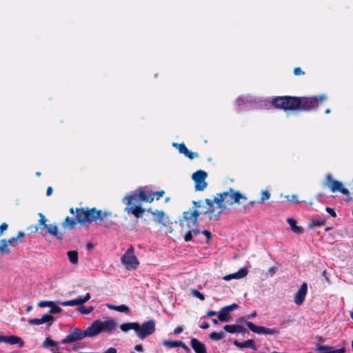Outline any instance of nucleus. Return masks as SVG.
Listing matches in <instances>:
<instances>
[{
	"instance_id": "1",
	"label": "nucleus",
	"mask_w": 353,
	"mask_h": 353,
	"mask_svg": "<svg viewBox=\"0 0 353 353\" xmlns=\"http://www.w3.org/2000/svg\"><path fill=\"white\" fill-rule=\"evenodd\" d=\"M327 99V96L325 94L310 97L279 96L272 99L271 104L285 112H310L316 110Z\"/></svg>"
},
{
	"instance_id": "2",
	"label": "nucleus",
	"mask_w": 353,
	"mask_h": 353,
	"mask_svg": "<svg viewBox=\"0 0 353 353\" xmlns=\"http://www.w3.org/2000/svg\"><path fill=\"white\" fill-rule=\"evenodd\" d=\"M246 200L247 197L244 194L230 188L228 191L218 193L212 200L205 199V203L208 205L205 214L209 219L219 221L223 210H229L230 207L235 203L240 205L242 201Z\"/></svg>"
},
{
	"instance_id": "3",
	"label": "nucleus",
	"mask_w": 353,
	"mask_h": 353,
	"mask_svg": "<svg viewBox=\"0 0 353 353\" xmlns=\"http://www.w3.org/2000/svg\"><path fill=\"white\" fill-rule=\"evenodd\" d=\"M76 216L75 219L70 216H66L64 221L61 223V228L63 232H65V230H73L75 228L77 223L81 225H88L89 223L99 221L101 223H103L105 227H110L112 222L106 224L105 222L109 217L112 216V213L110 211H102L97 210L96 208H77L75 209Z\"/></svg>"
},
{
	"instance_id": "4",
	"label": "nucleus",
	"mask_w": 353,
	"mask_h": 353,
	"mask_svg": "<svg viewBox=\"0 0 353 353\" xmlns=\"http://www.w3.org/2000/svg\"><path fill=\"white\" fill-rule=\"evenodd\" d=\"M153 201V191L149 186L140 187L135 192L125 195L122 199L125 205L124 212L128 214H132L136 219L142 217L145 212V209L141 207V203H152Z\"/></svg>"
},
{
	"instance_id": "5",
	"label": "nucleus",
	"mask_w": 353,
	"mask_h": 353,
	"mask_svg": "<svg viewBox=\"0 0 353 353\" xmlns=\"http://www.w3.org/2000/svg\"><path fill=\"white\" fill-rule=\"evenodd\" d=\"M155 321L153 319L145 321L141 325L137 322L123 323L120 325L121 330L126 332L130 330H134L140 339H144L155 331Z\"/></svg>"
},
{
	"instance_id": "6",
	"label": "nucleus",
	"mask_w": 353,
	"mask_h": 353,
	"mask_svg": "<svg viewBox=\"0 0 353 353\" xmlns=\"http://www.w3.org/2000/svg\"><path fill=\"white\" fill-rule=\"evenodd\" d=\"M192 203L194 210L184 212L181 219L179 221L182 228L184 225L188 228H194L198 225V220L201 214L198 209L201 207V201H192Z\"/></svg>"
},
{
	"instance_id": "7",
	"label": "nucleus",
	"mask_w": 353,
	"mask_h": 353,
	"mask_svg": "<svg viewBox=\"0 0 353 353\" xmlns=\"http://www.w3.org/2000/svg\"><path fill=\"white\" fill-rule=\"evenodd\" d=\"M39 219L38 221V225H41V230L46 228V234L52 236L57 240L61 241L64 239V232L59 231L58 226L56 224H47L48 219L45 215L40 212L39 213Z\"/></svg>"
},
{
	"instance_id": "8",
	"label": "nucleus",
	"mask_w": 353,
	"mask_h": 353,
	"mask_svg": "<svg viewBox=\"0 0 353 353\" xmlns=\"http://www.w3.org/2000/svg\"><path fill=\"white\" fill-rule=\"evenodd\" d=\"M85 337H92L90 326L85 330H82L77 327L71 329L69 334L61 340L62 344L72 343L76 341L82 340Z\"/></svg>"
},
{
	"instance_id": "9",
	"label": "nucleus",
	"mask_w": 353,
	"mask_h": 353,
	"mask_svg": "<svg viewBox=\"0 0 353 353\" xmlns=\"http://www.w3.org/2000/svg\"><path fill=\"white\" fill-rule=\"evenodd\" d=\"M117 326L114 320L110 319L105 321L96 320L90 326L92 336H95L102 332H112Z\"/></svg>"
},
{
	"instance_id": "10",
	"label": "nucleus",
	"mask_w": 353,
	"mask_h": 353,
	"mask_svg": "<svg viewBox=\"0 0 353 353\" xmlns=\"http://www.w3.org/2000/svg\"><path fill=\"white\" fill-rule=\"evenodd\" d=\"M323 185L330 188L332 192H339L343 194L350 195V191L344 187L343 183L341 181L333 180L330 173L326 175Z\"/></svg>"
},
{
	"instance_id": "11",
	"label": "nucleus",
	"mask_w": 353,
	"mask_h": 353,
	"mask_svg": "<svg viewBox=\"0 0 353 353\" xmlns=\"http://www.w3.org/2000/svg\"><path fill=\"white\" fill-rule=\"evenodd\" d=\"M121 263L128 270L136 269L139 263L137 257L134 254V248L130 246L121 259Z\"/></svg>"
},
{
	"instance_id": "12",
	"label": "nucleus",
	"mask_w": 353,
	"mask_h": 353,
	"mask_svg": "<svg viewBox=\"0 0 353 353\" xmlns=\"http://www.w3.org/2000/svg\"><path fill=\"white\" fill-rule=\"evenodd\" d=\"M208 173L202 170H199L194 172L192 179L194 182V189L196 191H203L208 186L206 179Z\"/></svg>"
},
{
	"instance_id": "13",
	"label": "nucleus",
	"mask_w": 353,
	"mask_h": 353,
	"mask_svg": "<svg viewBox=\"0 0 353 353\" xmlns=\"http://www.w3.org/2000/svg\"><path fill=\"white\" fill-rule=\"evenodd\" d=\"M245 324L254 333L263 334L265 335H278L279 334V330L276 327L268 328L263 326L256 325L251 321H246Z\"/></svg>"
},
{
	"instance_id": "14",
	"label": "nucleus",
	"mask_w": 353,
	"mask_h": 353,
	"mask_svg": "<svg viewBox=\"0 0 353 353\" xmlns=\"http://www.w3.org/2000/svg\"><path fill=\"white\" fill-rule=\"evenodd\" d=\"M54 321L55 319L52 315L45 314L41 316V318L30 319L28 322L30 325H41L46 323L48 324V327H49L53 324Z\"/></svg>"
},
{
	"instance_id": "15",
	"label": "nucleus",
	"mask_w": 353,
	"mask_h": 353,
	"mask_svg": "<svg viewBox=\"0 0 353 353\" xmlns=\"http://www.w3.org/2000/svg\"><path fill=\"white\" fill-rule=\"evenodd\" d=\"M307 292V285L303 283L294 296V302L296 305H301L303 303Z\"/></svg>"
},
{
	"instance_id": "16",
	"label": "nucleus",
	"mask_w": 353,
	"mask_h": 353,
	"mask_svg": "<svg viewBox=\"0 0 353 353\" xmlns=\"http://www.w3.org/2000/svg\"><path fill=\"white\" fill-rule=\"evenodd\" d=\"M0 343H6L10 345L18 344L20 347L24 345V341L20 337L15 335H0Z\"/></svg>"
},
{
	"instance_id": "17",
	"label": "nucleus",
	"mask_w": 353,
	"mask_h": 353,
	"mask_svg": "<svg viewBox=\"0 0 353 353\" xmlns=\"http://www.w3.org/2000/svg\"><path fill=\"white\" fill-rule=\"evenodd\" d=\"M90 299V294L89 293H87L83 297H79L75 299L62 301L61 302V305L63 306L80 305L87 302Z\"/></svg>"
},
{
	"instance_id": "18",
	"label": "nucleus",
	"mask_w": 353,
	"mask_h": 353,
	"mask_svg": "<svg viewBox=\"0 0 353 353\" xmlns=\"http://www.w3.org/2000/svg\"><path fill=\"white\" fill-rule=\"evenodd\" d=\"M316 351L319 352V353H344L345 348L343 347L340 349L335 350L332 346L318 345Z\"/></svg>"
},
{
	"instance_id": "19",
	"label": "nucleus",
	"mask_w": 353,
	"mask_h": 353,
	"mask_svg": "<svg viewBox=\"0 0 353 353\" xmlns=\"http://www.w3.org/2000/svg\"><path fill=\"white\" fill-rule=\"evenodd\" d=\"M248 273V270L247 268H241V269L239 270L238 272L233 273V274L225 275V276H223V279L225 281H230L233 279H243V278L247 276Z\"/></svg>"
},
{
	"instance_id": "20",
	"label": "nucleus",
	"mask_w": 353,
	"mask_h": 353,
	"mask_svg": "<svg viewBox=\"0 0 353 353\" xmlns=\"http://www.w3.org/2000/svg\"><path fill=\"white\" fill-rule=\"evenodd\" d=\"M191 346L195 353H206V347L203 343L201 342L196 338H193L190 341Z\"/></svg>"
},
{
	"instance_id": "21",
	"label": "nucleus",
	"mask_w": 353,
	"mask_h": 353,
	"mask_svg": "<svg viewBox=\"0 0 353 353\" xmlns=\"http://www.w3.org/2000/svg\"><path fill=\"white\" fill-rule=\"evenodd\" d=\"M233 344L239 348H246V347H250L253 350L256 351L257 350V347L255 345V342L253 339H248L247 341H245L243 342H239L237 340H234L233 342Z\"/></svg>"
},
{
	"instance_id": "22",
	"label": "nucleus",
	"mask_w": 353,
	"mask_h": 353,
	"mask_svg": "<svg viewBox=\"0 0 353 353\" xmlns=\"http://www.w3.org/2000/svg\"><path fill=\"white\" fill-rule=\"evenodd\" d=\"M178 150L180 153L183 154L186 157L190 159H193L198 157V154L196 152H193L189 150L184 143H181L178 144Z\"/></svg>"
},
{
	"instance_id": "23",
	"label": "nucleus",
	"mask_w": 353,
	"mask_h": 353,
	"mask_svg": "<svg viewBox=\"0 0 353 353\" xmlns=\"http://www.w3.org/2000/svg\"><path fill=\"white\" fill-rule=\"evenodd\" d=\"M287 223L290 225L291 230L297 234L303 233V229L296 225V221L292 218H288Z\"/></svg>"
},
{
	"instance_id": "24",
	"label": "nucleus",
	"mask_w": 353,
	"mask_h": 353,
	"mask_svg": "<svg viewBox=\"0 0 353 353\" xmlns=\"http://www.w3.org/2000/svg\"><path fill=\"white\" fill-rule=\"evenodd\" d=\"M106 306L110 310H115L119 312L128 313L130 312L129 307L125 305H115L111 303H108Z\"/></svg>"
},
{
	"instance_id": "25",
	"label": "nucleus",
	"mask_w": 353,
	"mask_h": 353,
	"mask_svg": "<svg viewBox=\"0 0 353 353\" xmlns=\"http://www.w3.org/2000/svg\"><path fill=\"white\" fill-rule=\"evenodd\" d=\"M67 255L70 262L73 265H77L79 262L78 252L76 250H70L67 252Z\"/></svg>"
},
{
	"instance_id": "26",
	"label": "nucleus",
	"mask_w": 353,
	"mask_h": 353,
	"mask_svg": "<svg viewBox=\"0 0 353 353\" xmlns=\"http://www.w3.org/2000/svg\"><path fill=\"white\" fill-rule=\"evenodd\" d=\"M219 320L223 322L228 321L230 319V314L227 310L222 307L218 314Z\"/></svg>"
},
{
	"instance_id": "27",
	"label": "nucleus",
	"mask_w": 353,
	"mask_h": 353,
	"mask_svg": "<svg viewBox=\"0 0 353 353\" xmlns=\"http://www.w3.org/2000/svg\"><path fill=\"white\" fill-rule=\"evenodd\" d=\"M8 246L9 245L7 242V239H1L0 241V253L9 254L10 252V250Z\"/></svg>"
},
{
	"instance_id": "28",
	"label": "nucleus",
	"mask_w": 353,
	"mask_h": 353,
	"mask_svg": "<svg viewBox=\"0 0 353 353\" xmlns=\"http://www.w3.org/2000/svg\"><path fill=\"white\" fill-rule=\"evenodd\" d=\"M57 345V342L53 341L50 337L48 336L42 343V347L48 348L50 347H56Z\"/></svg>"
},
{
	"instance_id": "29",
	"label": "nucleus",
	"mask_w": 353,
	"mask_h": 353,
	"mask_svg": "<svg viewBox=\"0 0 353 353\" xmlns=\"http://www.w3.org/2000/svg\"><path fill=\"white\" fill-rule=\"evenodd\" d=\"M325 224V220L320 219V220H312L308 223L309 228H314L317 226H322Z\"/></svg>"
},
{
	"instance_id": "30",
	"label": "nucleus",
	"mask_w": 353,
	"mask_h": 353,
	"mask_svg": "<svg viewBox=\"0 0 353 353\" xmlns=\"http://www.w3.org/2000/svg\"><path fill=\"white\" fill-rule=\"evenodd\" d=\"M223 336H224V334L223 332H212L210 334V338L214 341L221 340L223 338Z\"/></svg>"
},
{
	"instance_id": "31",
	"label": "nucleus",
	"mask_w": 353,
	"mask_h": 353,
	"mask_svg": "<svg viewBox=\"0 0 353 353\" xmlns=\"http://www.w3.org/2000/svg\"><path fill=\"white\" fill-rule=\"evenodd\" d=\"M50 309L48 311L49 314H56L61 312L62 309L54 302V305H51Z\"/></svg>"
},
{
	"instance_id": "32",
	"label": "nucleus",
	"mask_w": 353,
	"mask_h": 353,
	"mask_svg": "<svg viewBox=\"0 0 353 353\" xmlns=\"http://www.w3.org/2000/svg\"><path fill=\"white\" fill-rule=\"evenodd\" d=\"M270 198V193L268 190H265L261 192V196L260 199L258 201L259 203H262L265 201L268 200Z\"/></svg>"
},
{
	"instance_id": "33",
	"label": "nucleus",
	"mask_w": 353,
	"mask_h": 353,
	"mask_svg": "<svg viewBox=\"0 0 353 353\" xmlns=\"http://www.w3.org/2000/svg\"><path fill=\"white\" fill-rule=\"evenodd\" d=\"M224 330L228 333H236L237 325H225L223 327Z\"/></svg>"
},
{
	"instance_id": "34",
	"label": "nucleus",
	"mask_w": 353,
	"mask_h": 353,
	"mask_svg": "<svg viewBox=\"0 0 353 353\" xmlns=\"http://www.w3.org/2000/svg\"><path fill=\"white\" fill-rule=\"evenodd\" d=\"M94 310V307L93 306H89V307H83V306H81L79 307V312L81 313V314H90L91 313L92 311Z\"/></svg>"
},
{
	"instance_id": "35",
	"label": "nucleus",
	"mask_w": 353,
	"mask_h": 353,
	"mask_svg": "<svg viewBox=\"0 0 353 353\" xmlns=\"http://www.w3.org/2000/svg\"><path fill=\"white\" fill-rule=\"evenodd\" d=\"M192 294L201 301L205 299V296L196 289L192 290Z\"/></svg>"
},
{
	"instance_id": "36",
	"label": "nucleus",
	"mask_w": 353,
	"mask_h": 353,
	"mask_svg": "<svg viewBox=\"0 0 353 353\" xmlns=\"http://www.w3.org/2000/svg\"><path fill=\"white\" fill-rule=\"evenodd\" d=\"M163 345L168 348L176 347V341H164Z\"/></svg>"
},
{
	"instance_id": "37",
	"label": "nucleus",
	"mask_w": 353,
	"mask_h": 353,
	"mask_svg": "<svg viewBox=\"0 0 353 353\" xmlns=\"http://www.w3.org/2000/svg\"><path fill=\"white\" fill-rule=\"evenodd\" d=\"M52 305H54L52 301H41L38 303V306L40 307H50Z\"/></svg>"
},
{
	"instance_id": "38",
	"label": "nucleus",
	"mask_w": 353,
	"mask_h": 353,
	"mask_svg": "<svg viewBox=\"0 0 353 353\" xmlns=\"http://www.w3.org/2000/svg\"><path fill=\"white\" fill-rule=\"evenodd\" d=\"M7 242L9 245L15 246L19 244V241L15 236V237H11L9 239H7Z\"/></svg>"
},
{
	"instance_id": "39",
	"label": "nucleus",
	"mask_w": 353,
	"mask_h": 353,
	"mask_svg": "<svg viewBox=\"0 0 353 353\" xmlns=\"http://www.w3.org/2000/svg\"><path fill=\"white\" fill-rule=\"evenodd\" d=\"M192 235H193V234H192V230H188L187 232H185V234L183 236L184 241L185 242L192 241V238H193Z\"/></svg>"
},
{
	"instance_id": "40",
	"label": "nucleus",
	"mask_w": 353,
	"mask_h": 353,
	"mask_svg": "<svg viewBox=\"0 0 353 353\" xmlns=\"http://www.w3.org/2000/svg\"><path fill=\"white\" fill-rule=\"evenodd\" d=\"M285 198L287 199V200L293 201L295 203H299L300 202L296 194H293L291 196L287 195Z\"/></svg>"
},
{
	"instance_id": "41",
	"label": "nucleus",
	"mask_w": 353,
	"mask_h": 353,
	"mask_svg": "<svg viewBox=\"0 0 353 353\" xmlns=\"http://www.w3.org/2000/svg\"><path fill=\"white\" fill-rule=\"evenodd\" d=\"M239 307V305L236 303H232L231 305L225 306L224 308L227 310L228 312H232L234 310H236Z\"/></svg>"
},
{
	"instance_id": "42",
	"label": "nucleus",
	"mask_w": 353,
	"mask_h": 353,
	"mask_svg": "<svg viewBox=\"0 0 353 353\" xmlns=\"http://www.w3.org/2000/svg\"><path fill=\"white\" fill-rule=\"evenodd\" d=\"M178 347H182L188 353L191 352V350L190 349V347L181 341H178Z\"/></svg>"
},
{
	"instance_id": "43",
	"label": "nucleus",
	"mask_w": 353,
	"mask_h": 353,
	"mask_svg": "<svg viewBox=\"0 0 353 353\" xmlns=\"http://www.w3.org/2000/svg\"><path fill=\"white\" fill-rule=\"evenodd\" d=\"M28 230H30L31 233H35L39 232V230L41 229L40 227L38 225H32L28 228Z\"/></svg>"
},
{
	"instance_id": "44",
	"label": "nucleus",
	"mask_w": 353,
	"mask_h": 353,
	"mask_svg": "<svg viewBox=\"0 0 353 353\" xmlns=\"http://www.w3.org/2000/svg\"><path fill=\"white\" fill-rule=\"evenodd\" d=\"M165 194V192L163 190H160L157 192H153L154 199H159L161 197H162Z\"/></svg>"
},
{
	"instance_id": "45",
	"label": "nucleus",
	"mask_w": 353,
	"mask_h": 353,
	"mask_svg": "<svg viewBox=\"0 0 353 353\" xmlns=\"http://www.w3.org/2000/svg\"><path fill=\"white\" fill-rule=\"evenodd\" d=\"M201 234H204L206 237V243H208L212 237L210 231L205 230L201 232Z\"/></svg>"
},
{
	"instance_id": "46",
	"label": "nucleus",
	"mask_w": 353,
	"mask_h": 353,
	"mask_svg": "<svg viewBox=\"0 0 353 353\" xmlns=\"http://www.w3.org/2000/svg\"><path fill=\"white\" fill-rule=\"evenodd\" d=\"M154 214H158V221L159 223H161L163 225H165V223L163 221L162 219L164 217V213L163 212L156 211Z\"/></svg>"
},
{
	"instance_id": "47",
	"label": "nucleus",
	"mask_w": 353,
	"mask_h": 353,
	"mask_svg": "<svg viewBox=\"0 0 353 353\" xmlns=\"http://www.w3.org/2000/svg\"><path fill=\"white\" fill-rule=\"evenodd\" d=\"M325 210L327 213H329L330 214V216H332V217H336V214L334 211V210L330 207H326L325 208Z\"/></svg>"
},
{
	"instance_id": "48",
	"label": "nucleus",
	"mask_w": 353,
	"mask_h": 353,
	"mask_svg": "<svg viewBox=\"0 0 353 353\" xmlns=\"http://www.w3.org/2000/svg\"><path fill=\"white\" fill-rule=\"evenodd\" d=\"M8 228V225L6 223H3L0 225V236H2L4 231H6Z\"/></svg>"
},
{
	"instance_id": "49",
	"label": "nucleus",
	"mask_w": 353,
	"mask_h": 353,
	"mask_svg": "<svg viewBox=\"0 0 353 353\" xmlns=\"http://www.w3.org/2000/svg\"><path fill=\"white\" fill-rule=\"evenodd\" d=\"M294 74L295 75H301L304 74L305 72L302 70V69L300 67H296L294 69Z\"/></svg>"
},
{
	"instance_id": "50",
	"label": "nucleus",
	"mask_w": 353,
	"mask_h": 353,
	"mask_svg": "<svg viewBox=\"0 0 353 353\" xmlns=\"http://www.w3.org/2000/svg\"><path fill=\"white\" fill-rule=\"evenodd\" d=\"M247 330L242 325H237L236 332L237 333H245Z\"/></svg>"
},
{
	"instance_id": "51",
	"label": "nucleus",
	"mask_w": 353,
	"mask_h": 353,
	"mask_svg": "<svg viewBox=\"0 0 353 353\" xmlns=\"http://www.w3.org/2000/svg\"><path fill=\"white\" fill-rule=\"evenodd\" d=\"M199 327L202 330H206L210 327V324L206 321H203L202 322Z\"/></svg>"
},
{
	"instance_id": "52",
	"label": "nucleus",
	"mask_w": 353,
	"mask_h": 353,
	"mask_svg": "<svg viewBox=\"0 0 353 353\" xmlns=\"http://www.w3.org/2000/svg\"><path fill=\"white\" fill-rule=\"evenodd\" d=\"M276 271V268L275 267H271L269 268L268 270V274L270 275V276H273L275 272Z\"/></svg>"
},
{
	"instance_id": "53",
	"label": "nucleus",
	"mask_w": 353,
	"mask_h": 353,
	"mask_svg": "<svg viewBox=\"0 0 353 353\" xmlns=\"http://www.w3.org/2000/svg\"><path fill=\"white\" fill-rule=\"evenodd\" d=\"M117 350L116 348H114V347H109L108 350H106L103 353H117Z\"/></svg>"
},
{
	"instance_id": "54",
	"label": "nucleus",
	"mask_w": 353,
	"mask_h": 353,
	"mask_svg": "<svg viewBox=\"0 0 353 353\" xmlns=\"http://www.w3.org/2000/svg\"><path fill=\"white\" fill-rule=\"evenodd\" d=\"M134 350L137 352H143V346L141 344L136 345L134 347Z\"/></svg>"
},
{
	"instance_id": "55",
	"label": "nucleus",
	"mask_w": 353,
	"mask_h": 353,
	"mask_svg": "<svg viewBox=\"0 0 353 353\" xmlns=\"http://www.w3.org/2000/svg\"><path fill=\"white\" fill-rule=\"evenodd\" d=\"M52 192H53L52 188L49 186L46 190V195L48 196H50L52 194Z\"/></svg>"
},
{
	"instance_id": "56",
	"label": "nucleus",
	"mask_w": 353,
	"mask_h": 353,
	"mask_svg": "<svg viewBox=\"0 0 353 353\" xmlns=\"http://www.w3.org/2000/svg\"><path fill=\"white\" fill-rule=\"evenodd\" d=\"M216 314V312L215 311H213V310H209L207 313H206V316H208V317H211V316H213Z\"/></svg>"
},
{
	"instance_id": "57",
	"label": "nucleus",
	"mask_w": 353,
	"mask_h": 353,
	"mask_svg": "<svg viewBox=\"0 0 353 353\" xmlns=\"http://www.w3.org/2000/svg\"><path fill=\"white\" fill-rule=\"evenodd\" d=\"M25 236V233L22 231L19 232L17 236H16L17 239L19 241L21 238H23Z\"/></svg>"
},
{
	"instance_id": "58",
	"label": "nucleus",
	"mask_w": 353,
	"mask_h": 353,
	"mask_svg": "<svg viewBox=\"0 0 353 353\" xmlns=\"http://www.w3.org/2000/svg\"><path fill=\"white\" fill-rule=\"evenodd\" d=\"M321 275L326 279L327 281L330 282L329 278L327 276L326 270H323L321 273Z\"/></svg>"
},
{
	"instance_id": "59",
	"label": "nucleus",
	"mask_w": 353,
	"mask_h": 353,
	"mask_svg": "<svg viewBox=\"0 0 353 353\" xmlns=\"http://www.w3.org/2000/svg\"><path fill=\"white\" fill-rule=\"evenodd\" d=\"M192 234H194V235H197V234H201V230H197V229H192Z\"/></svg>"
},
{
	"instance_id": "60",
	"label": "nucleus",
	"mask_w": 353,
	"mask_h": 353,
	"mask_svg": "<svg viewBox=\"0 0 353 353\" xmlns=\"http://www.w3.org/2000/svg\"><path fill=\"white\" fill-rule=\"evenodd\" d=\"M93 248H94V245L92 243L89 242L86 244L87 250H92Z\"/></svg>"
},
{
	"instance_id": "61",
	"label": "nucleus",
	"mask_w": 353,
	"mask_h": 353,
	"mask_svg": "<svg viewBox=\"0 0 353 353\" xmlns=\"http://www.w3.org/2000/svg\"><path fill=\"white\" fill-rule=\"evenodd\" d=\"M256 316V312L254 311L252 313H251L250 314H249L248 316V319H250L255 317Z\"/></svg>"
},
{
	"instance_id": "62",
	"label": "nucleus",
	"mask_w": 353,
	"mask_h": 353,
	"mask_svg": "<svg viewBox=\"0 0 353 353\" xmlns=\"http://www.w3.org/2000/svg\"><path fill=\"white\" fill-rule=\"evenodd\" d=\"M256 203H259V202H258V201H250L249 202V205H250L252 208H253V207L254 206V205H255Z\"/></svg>"
},
{
	"instance_id": "63",
	"label": "nucleus",
	"mask_w": 353,
	"mask_h": 353,
	"mask_svg": "<svg viewBox=\"0 0 353 353\" xmlns=\"http://www.w3.org/2000/svg\"><path fill=\"white\" fill-rule=\"evenodd\" d=\"M32 305H28L27 307V308H26V312H30L32 310Z\"/></svg>"
},
{
	"instance_id": "64",
	"label": "nucleus",
	"mask_w": 353,
	"mask_h": 353,
	"mask_svg": "<svg viewBox=\"0 0 353 353\" xmlns=\"http://www.w3.org/2000/svg\"><path fill=\"white\" fill-rule=\"evenodd\" d=\"M70 212L72 214H74V212L76 213L75 210H74V208H71L70 209Z\"/></svg>"
}]
</instances>
